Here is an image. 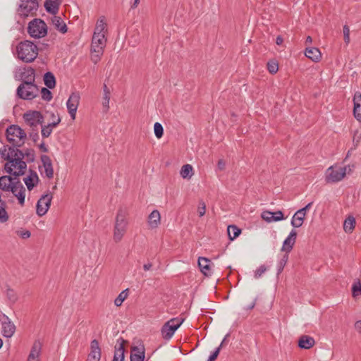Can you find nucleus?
<instances>
[{"mask_svg":"<svg viewBox=\"0 0 361 361\" xmlns=\"http://www.w3.org/2000/svg\"><path fill=\"white\" fill-rule=\"evenodd\" d=\"M17 54L20 59L25 63H30L37 58L38 49L32 42L25 40L17 46Z\"/></svg>","mask_w":361,"mask_h":361,"instance_id":"f257e3e1","label":"nucleus"},{"mask_svg":"<svg viewBox=\"0 0 361 361\" xmlns=\"http://www.w3.org/2000/svg\"><path fill=\"white\" fill-rule=\"evenodd\" d=\"M8 142L13 147H22L26 140L27 135L18 125H11L6 130Z\"/></svg>","mask_w":361,"mask_h":361,"instance_id":"f03ea898","label":"nucleus"},{"mask_svg":"<svg viewBox=\"0 0 361 361\" xmlns=\"http://www.w3.org/2000/svg\"><path fill=\"white\" fill-rule=\"evenodd\" d=\"M126 211L119 209L116 216L114 229V240L116 243L120 242L127 231L128 222L126 219Z\"/></svg>","mask_w":361,"mask_h":361,"instance_id":"7ed1b4c3","label":"nucleus"},{"mask_svg":"<svg viewBox=\"0 0 361 361\" xmlns=\"http://www.w3.org/2000/svg\"><path fill=\"white\" fill-rule=\"evenodd\" d=\"M16 94L22 99L32 100L39 96V89L35 82H23L18 87Z\"/></svg>","mask_w":361,"mask_h":361,"instance_id":"20e7f679","label":"nucleus"},{"mask_svg":"<svg viewBox=\"0 0 361 361\" xmlns=\"http://www.w3.org/2000/svg\"><path fill=\"white\" fill-rule=\"evenodd\" d=\"M27 32L32 37L41 38L47 35V27L42 20L34 19L30 22Z\"/></svg>","mask_w":361,"mask_h":361,"instance_id":"39448f33","label":"nucleus"},{"mask_svg":"<svg viewBox=\"0 0 361 361\" xmlns=\"http://www.w3.org/2000/svg\"><path fill=\"white\" fill-rule=\"evenodd\" d=\"M23 118L32 130L37 128L38 125H42L44 117L42 114L37 111H29L24 114Z\"/></svg>","mask_w":361,"mask_h":361,"instance_id":"423d86ee","label":"nucleus"},{"mask_svg":"<svg viewBox=\"0 0 361 361\" xmlns=\"http://www.w3.org/2000/svg\"><path fill=\"white\" fill-rule=\"evenodd\" d=\"M346 174V167L331 166L327 169L326 180L327 183H336L341 180Z\"/></svg>","mask_w":361,"mask_h":361,"instance_id":"0eeeda50","label":"nucleus"},{"mask_svg":"<svg viewBox=\"0 0 361 361\" xmlns=\"http://www.w3.org/2000/svg\"><path fill=\"white\" fill-rule=\"evenodd\" d=\"M5 159L8 161L4 166L5 170L8 173L17 178L25 173L26 169H20V167L19 166L20 164L15 163L16 161L18 163V161L11 157V156H6Z\"/></svg>","mask_w":361,"mask_h":361,"instance_id":"6e6552de","label":"nucleus"},{"mask_svg":"<svg viewBox=\"0 0 361 361\" xmlns=\"http://www.w3.org/2000/svg\"><path fill=\"white\" fill-rule=\"evenodd\" d=\"M52 200L51 192L42 195L37 203V214L39 216H44L49 209Z\"/></svg>","mask_w":361,"mask_h":361,"instance_id":"1a4fd4ad","label":"nucleus"},{"mask_svg":"<svg viewBox=\"0 0 361 361\" xmlns=\"http://www.w3.org/2000/svg\"><path fill=\"white\" fill-rule=\"evenodd\" d=\"M80 97L78 92H73L67 102L66 106L68 113L73 120L75 119L77 109L80 103Z\"/></svg>","mask_w":361,"mask_h":361,"instance_id":"9d476101","label":"nucleus"},{"mask_svg":"<svg viewBox=\"0 0 361 361\" xmlns=\"http://www.w3.org/2000/svg\"><path fill=\"white\" fill-rule=\"evenodd\" d=\"M9 192H11L12 194L17 197L18 203L20 206L24 205L25 198V188L19 179L15 181V183L13 184L11 190H9Z\"/></svg>","mask_w":361,"mask_h":361,"instance_id":"9b49d317","label":"nucleus"},{"mask_svg":"<svg viewBox=\"0 0 361 361\" xmlns=\"http://www.w3.org/2000/svg\"><path fill=\"white\" fill-rule=\"evenodd\" d=\"M38 6L39 5L37 0H22L20 8L22 15L27 16L29 14H32L34 12L37 11Z\"/></svg>","mask_w":361,"mask_h":361,"instance_id":"f8f14e48","label":"nucleus"},{"mask_svg":"<svg viewBox=\"0 0 361 361\" xmlns=\"http://www.w3.org/2000/svg\"><path fill=\"white\" fill-rule=\"evenodd\" d=\"M18 147H10L8 148V153L6 156H11L13 159H15V160H17L18 161V164H20V169H26L27 164L26 162L23 161L24 159V152L18 149L17 148ZM16 164H18V162H15Z\"/></svg>","mask_w":361,"mask_h":361,"instance_id":"ddd939ff","label":"nucleus"},{"mask_svg":"<svg viewBox=\"0 0 361 361\" xmlns=\"http://www.w3.org/2000/svg\"><path fill=\"white\" fill-rule=\"evenodd\" d=\"M101 359V348L97 340L94 339L90 343V353L88 355V361H99Z\"/></svg>","mask_w":361,"mask_h":361,"instance_id":"4468645a","label":"nucleus"},{"mask_svg":"<svg viewBox=\"0 0 361 361\" xmlns=\"http://www.w3.org/2000/svg\"><path fill=\"white\" fill-rule=\"evenodd\" d=\"M4 319L2 322L3 335L5 337L11 338L16 331V326L7 316L4 315Z\"/></svg>","mask_w":361,"mask_h":361,"instance_id":"2eb2a0df","label":"nucleus"},{"mask_svg":"<svg viewBox=\"0 0 361 361\" xmlns=\"http://www.w3.org/2000/svg\"><path fill=\"white\" fill-rule=\"evenodd\" d=\"M126 343L123 338H120L117 341V344L115 346V351L114 355L113 361H123L125 348L124 345Z\"/></svg>","mask_w":361,"mask_h":361,"instance_id":"dca6fc26","label":"nucleus"},{"mask_svg":"<svg viewBox=\"0 0 361 361\" xmlns=\"http://www.w3.org/2000/svg\"><path fill=\"white\" fill-rule=\"evenodd\" d=\"M106 44L105 35H93L92 39L91 51L101 49L103 51Z\"/></svg>","mask_w":361,"mask_h":361,"instance_id":"f3484780","label":"nucleus"},{"mask_svg":"<svg viewBox=\"0 0 361 361\" xmlns=\"http://www.w3.org/2000/svg\"><path fill=\"white\" fill-rule=\"evenodd\" d=\"M21 83L35 82V71L32 67L25 68L20 74Z\"/></svg>","mask_w":361,"mask_h":361,"instance_id":"a211bd4d","label":"nucleus"},{"mask_svg":"<svg viewBox=\"0 0 361 361\" xmlns=\"http://www.w3.org/2000/svg\"><path fill=\"white\" fill-rule=\"evenodd\" d=\"M296 237L297 232L295 230H292L289 233L288 236L283 241L281 250L285 251L286 252H290L295 243Z\"/></svg>","mask_w":361,"mask_h":361,"instance_id":"6ab92c4d","label":"nucleus"},{"mask_svg":"<svg viewBox=\"0 0 361 361\" xmlns=\"http://www.w3.org/2000/svg\"><path fill=\"white\" fill-rule=\"evenodd\" d=\"M23 180L28 190L31 191L37 185L39 179L35 171L30 170L29 175Z\"/></svg>","mask_w":361,"mask_h":361,"instance_id":"aec40b11","label":"nucleus"},{"mask_svg":"<svg viewBox=\"0 0 361 361\" xmlns=\"http://www.w3.org/2000/svg\"><path fill=\"white\" fill-rule=\"evenodd\" d=\"M18 178L16 177L12 178L10 176H3L0 177V189L3 191L9 192V190H11V187L13 184L15 183V181Z\"/></svg>","mask_w":361,"mask_h":361,"instance_id":"412c9836","label":"nucleus"},{"mask_svg":"<svg viewBox=\"0 0 361 361\" xmlns=\"http://www.w3.org/2000/svg\"><path fill=\"white\" fill-rule=\"evenodd\" d=\"M353 114L355 118L361 121V94L359 92H356L353 97Z\"/></svg>","mask_w":361,"mask_h":361,"instance_id":"4be33fe9","label":"nucleus"},{"mask_svg":"<svg viewBox=\"0 0 361 361\" xmlns=\"http://www.w3.org/2000/svg\"><path fill=\"white\" fill-rule=\"evenodd\" d=\"M41 161L44 168L45 175L48 178H52L54 176V170L50 157L47 155H42Z\"/></svg>","mask_w":361,"mask_h":361,"instance_id":"5701e85b","label":"nucleus"},{"mask_svg":"<svg viewBox=\"0 0 361 361\" xmlns=\"http://www.w3.org/2000/svg\"><path fill=\"white\" fill-rule=\"evenodd\" d=\"M145 348L143 346H133L130 353V361H144Z\"/></svg>","mask_w":361,"mask_h":361,"instance_id":"b1692460","label":"nucleus"},{"mask_svg":"<svg viewBox=\"0 0 361 361\" xmlns=\"http://www.w3.org/2000/svg\"><path fill=\"white\" fill-rule=\"evenodd\" d=\"M314 344V339L310 336H301L298 340V346L302 349H310L312 348Z\"/></svg>","mask_w":361,"mask_h":361,"instance_id":"393cba45","label":"nucleus"},{"mask_svg":"<svg viewBox=\"0 0 361 361\" xmlns=\"http://www.w3.org/2000/svg\"><path fill=\"white\" fill-rule=\"evenodd\" d=\"M210 260L205 257H199L198 259V266L200 269L201 272L204 276H210L211 272V267H210Z\"/></svg>","mask_w":361,"mask_h":361,"instance_id":"a878e982","label":"nucleus"},{"mask_svg":"<svg viewBox=\"0 0 361 361\" xmlns=\"http://www.w3.org/2000/svg\"><path fill=\"white\" fill-rule=\"evenodd\" d=\"M59 6L60 2L57 0H46L44 4L46 11L54 16L59 12Z\"/></svg>","mask_w":361,"mask_h":361,"instance_id":"bb28decb","label":"nucleus"},{"mask_svg":"<svg viewBox=\"0 0 361 361\" xmlns=\"http://www.w3.org/2000/svg\"><path fill=\"white\" fill-rule=\"evenodd\" d=\"M160 213L158 210H153L148 216V224L151 228H156L160 224Z\"/></svg>","mask_w":361,"mask_h":361,"instance_id":"cd10ccee","label":"nucleus"},{"mask_svg":"<svg viewBox=\"0 0 361 361\" xmlns=\"http://www.w3.org/2000/svg\"><path fill=\"white\" fill-rule=\"evenodd\" d=\"M305 54L307 58L314 62L319 61L322 57L319 49L316 47L306 48Z\"/></svg>","mask_w":361,"mask_h":361,"instance_id":"c85d7f7f","label":"nucleus"},{"mask_svg":"<svg viewBox=\"0 0 361 361\" xmlns=\"http://www.w3.org/2000/svg\"><path fill=\"white\" fill-rule=\"evenodd\" d=\"M51 22L55 28L61 33L64 34L67 32L66 24L59 16H54L51 18Z\"/></svg>","mask_w":361,"mask_h":361,"instance_id":"c756f323","label":"nucleus"},{"mask_svg":"<svg viewBox=\"0 0 361 361\" xmlns=\"http://www.w3.org/2000/svg\"><path fill=\"white\" fill-rule=\"evenodd\" d=\"M176 330L177 326H174L172 327L171 326L165 323L161 330L163 338L165 340H169L173 336Z\"/></svg>","mask_w":361,"mask_h":361,"instance_id":"7c9ffc66","label":"nucleus"},{"mask_svg":"<svg viewBox=\"0 0 361 361\" xmlns=\"http://www.w3.org/2000/svg\"><path fill=\"white\" fill-rule=\"evenodd\" d=\"M355 219L353 216H349L345 219L343 223V229L345 233H350L355 226Z\"/></svg>","mask_w":361,"mask_h":361,"instance_id":"2f4dec72","label":"nucleus"},{"mask_svg":"<svg viewBox=\"0 0 361 361\" xmlns=\"http://www.w3.org/2000/svg\"><path fill=\"white\" fill-rule=\"evenodd\" d=\"M106 31V25L104 19L98 20L94 27V32L93 35H105Z\"/></svg>","mask_w":361,"mask_h":361,"instance_id":"473e14b6","label":"nucleus"},{"mask_svg":"<svg viewBox=\"0 0 361 361\" xmlns=\"http://www.w3.org/2000/svg\"><path fill=\"white\" fill-rule=\"evenodd\" d=\"M44 85L49 89H53L56 86V79L54 74L51 72H47L44 75Z\"/></svg>","mask_w":361,"mask_h":361,"instance_id":"72a5a7b5","label":"nucleus"},{"mask_svg":"<svg viewBox=\"0 0 361 361\" xmlns=\"http://www.w3.org/2000/svg\"><path fill=\"white\" fill-rule=\"evenodd\" d=\"M305 214H298V210L295 213L291 221V225L295 228L300 227L305 219Z\"/></svg>","mask_w":361,"mask_h":361,"instance_id":"f704fd0d","label":"nucleus"},{"mask_svg":"<svg viewBox=\"0 0 361 361\" xmlns=\"http://www.w3.org/2000/svg\"><path fill=\"white\" fill-rule=\"evenodd\" d=\"M228 235L231 240H233L241 233V230L235 225H229L227 228Z\"/></svg>","mask_w":361,"mask_h":361,"instance_id":"c9c22d12","label":"nucleus"},{"mask_svg":"<svg viewBox=\"0 0 361 361\" xmlns=\"http://www.w3.org/2000/svg\"><path fill=\"white\" fill-rule=\"evenodd\" d=\"M103 92H104V97H103L102 105H103L104 108L106 109V111H107L109 108V100H110L111 92L106 84H104V85H103Z\"/></svg>","mask_w":361,"mask_h":361,"instance_id":"e433bc0d","label":"nucleus"},{"mask_svg":"<svg viewBox=\"0 0 361 361\" xmlns=\"http://www.w3.org/2000/svg\"><path fill=\"white\" fill-rule=\"evenodd\" d=\"M180 173L183 178H190L192 176V166L190 164L183 165Z\"/></svg>","mask_w":361,"mask_h":361,"instance_id":"4c0bfd02","label":"nucleus"},{"mask_svg":"<svg viewBox=\"0 0 361 361\" xmlns=\"http://www.w3.org/2000/svg\"><path fill=\"white\" fill-rule=\"evenodd\" d=\"M40 351V344L39 343H35L32 350L30 351V353L29 355L28 359L37 361V357L39 356Z\"/></svg>","mask_w":361,"mask_h":361,"instance_id":"58836bf2","label":"nucleus"},{"mask_svg":"<svg viewBox=\"0 0 361 361\" xmlns=\"http://www.w3.org/2000/svg\"><path fill=\"white\" fill-rule=\"evenodd\" d=\"M128 290H123L118 297L114 300V304L116 307H120L123 302L126 300L128 296Z\"/></svg>","mask_w":361,"mask_h":361,"instance_id":"ea45409f","label":"nucleus"},{"mask_svg":"<svg viewBox=\"0 0 361 361\" xmlns=\"http://www.w3.org/2000/svg\"><path fill=\"white\" fill-rule=\"evenodd\" d=\"M352 293L354 298L361 295V283L360 281L353 283L352 286Z\"/></svg>","mask_w":361,"mask_h":361,"instance_id":"a19ab883","label":"nucleus"},{"mask_svg":"<svg viewBox=\"0 0 361 361\" xmlns=\"http://www.w3.org/2000/svg\"><path fill=\"white\" fill-rule=\"evenodd\" d=\"M91 52H92L91 60L94 64H96L101 60V57L103 55L104 51L101 49L100 50L97 49L95 51H91Z\"/></svg>","mask_w":361,"mask_h":361,"instance_id":"79ce46f5","label":"nucleus"},{"mask_svg":"<svg viewBox=\"0 0 361 361\" xmlns=\"http://www.w3.org/2000/svg\"><path fill=\"white\" fill-rule=\"evenodd\" d=\"M39 92L41 93V96H42V98L47 101V102H49L52 99V93L51 92V91L47 88L46 87H42L41 89V90H39Z\"/></svg>","mask_w":361,"mask_h":361,"instance_id":"37998d69","label":"nucleus"},{"mask_svg":"<svg viewBox=\"0 0 361 361\" xmlns=\"http://www.w3.org/2000/svg\"><path fill=\"white\" fill-rule=\"evenodd\" d=\"M267 69L271 74H275L279 70V64L276 61L272 60L267 63Z\"/></svg>","mask_w":361,"mask_h":361,"instance_id":"c03bdc74","label":"nucleus"},{"mask_svg":"<svg viewBox=\"0 0 361 361\" xmlns=\"http://www.w3.org/2000/svg\"><path fill=\"white\" fill-rule=\"evenodd\" d=\"M6 204L5 203L3 205H0V222L4 223L8 220V215L7 212L6 211Z\"/></svg>","mask_w":361,"mask_h":361,"instance_id":"a18cd8bd","label":"nucleus"},{"mask_svg":"<svg viewBox=\"0 0 361 361\" xmlns=\"http://www.w3.org/2000/svg\"><path fill=\"white\" fill-rule=\"evenodd\" d=\"M154 134L157 138H161L164 135V128L161 123L157 122L154 126Z\"/></svg>","mask_w":361,"mask_h":361,"instance_id":"49530a36","label":"nucleus"},{"mask_svg":"<svg viewBox=\"0 0 361 361\" xmlns=\"http://www.w3.org/2000/svg\"><path fill=\"white\" fill-rule=\"evenodd\" d=\"M261 217L263 220H264L265 221H267L268 223L274 221V213L270 211H264L261 214Z\"/></svg>","mask_w":361,"mask_h":361,"instance_id":"de8ad7c7","label":"nucleus"},{"mask_svg":"<svg viewBox=\"0 0 361 361\" xmlns=\"http://www.w3.org/2000/svg\"><path fill=\"white\" fill-rule=\"evenodd\" d=\"M6 296L9 301L11 302L12 303L16 302L18 300V296L16 293L13 289L10 288H8L6 290Z\"/></svg>","mask_w":361,"mask_h":361,"instance_id":"09e8293b","label":"nucleus"},{"mask_svg":"<svg viewBox=\"0 0 361 361\" xmlns=\"http://www.w3.org/2000/svg\"><path fill=\"white\" fill-rule=\"evenodd\" d=\"M24 158L26 159L27 161L32 162L35 160V152L32 149H26L24 151Z\"/></svg>","mask_w":361,"mask_h":361,"instance_id":"8fccbe9b","label":"nucleus"},{"mask_svg":"<svg viewBox=\"0 0 361 361\" xmlns=\"http://www.w3.org/2000/svg\"><path fill=\"white\" fill-rule=\"evenodd\" d=\"M288 254H286L283 255L282 259L280 260V262L279 263V267H278V273H277L278 274H280L282 272V271L283 270V268L288 262Z\"/></svg>","mask_w":361,"mask_h":361,"instance_id":"3c124183","label":"nucleus"},{"mask_svg":"<svg viewBox=\"0 0 361 361\" xmlns=\"http://www.w3.org/2000/svg\"><path fill=\"white\" fill-rule=\"evenodd\" d=\"M184 319L180 318H173L166 322L167 324L171 326L172 327L177 326V329L181 325V324L183 322Z\"/></svg>","mask_w":361,"mask_h":361,"instance_id":"603ef678","label":"nucleus"},{"mask_svg":"<svg viewBox=\"0 0 361 361\" xmlns=\"http://www.w3.org/2000/svg\"><path fill=\"white\" fill-rule=\"evenodd\" d=\"M198 214L200 216H203L206 212V204L204 201L200 200L197 208Z\"/></svg>","mask_w":361,"mask_h":361,"instance_id":"864d4df0","label":"nucleus"},{"mask_svg":"<svg viewBox=\"0 0 361 361\" xmlns=\"http://www.w3.org/2000/svg\"><path fill=\"white\" fill-rule=\"evenodd\" d=\"M344 42L348 44L350 42V28L345 25L343 28Z\"/></svg>","mask_w":361,"mask_h":361,"instance_id":"5fc2aeb1","label":"nucleus"},{"mask_svg":"<svg viewBox=\"0 0 361 361\" xmlns=\"http://www.w3.org/2000/svg\"><path fill=\"white\" fill-rule=\"evenodd\" d=\"M42 126V130H41V133H42V135L43 137H48L51 132H52V129L49 128V126H43V125H41Z\"/></svg>","mask_w":361,"mask_h":361,"instance_id":"6e6d98bb","label":"nucleus"},{"mask_svg":"<svg viewBox=\"0 0 361 361\" xmlns=\"http://www.w3.org/2000/svg\"><path fill=\"white\" fill-rule=\"evenodd\" d=\"M267 270L264 265H261L255 272V277L259 278Z\"/></svg>","mask_w":361,"mask_h":361,"instance_id":"4d7b16f0","label":"nucleus"},{"mask_svg":"<svg viewBox=\"0 0 361 361\" xmlns=\"http://www.w3.org/2000/svg\"><path fill=\"white\" fill-rule=\"evenodd\" d=\"M274 215V221H279L283 220L284 219L283 214L281 211H277L276 212H273Z\"/></svg>","mask_w":361,"mask_h":361,"instance_id":"13d9d810","label":"nucleus"},{"mask_svg":"<svg viewBox=\"0 0 361 361\" xmlns=\"http://www.w3.org/2000/svg\"><path fill=\"white\" fill-rule=\"evenodd\" d=\"M61 122L60 117H55V120L52 121L51 123H48L47 126H49L50 128L53 129V128L56 127Z\"/></svg>","mask_w":361,"mask_h":361,"instance_id":"bf43d9fd","label":"nucleus"},{"mask_svg":"<svg viewBox=\"0 0 361 361\" xmlns=\"http://www.w3.org/2000/svg\"><path fill=\"white\" fill-rule=\"evenodd\" d=\"M30 137L35 142H37V140L39 139L37 128H34V130L30 133Z\"/></svg>","mask_w":361,"mask_h":361,"instance_id":"052dcab7","label":"nucleus"},{"mask_svg":"<svg viewBox=\"0 0 361 361\" xmlns=\"http://www.w3.org/2000/svg\"><path fill=\"white\" fill-rule=\"evenodd\" d=\"M220 352V348H217L214 352L209 356L207 361H215V360L217 358Z\"/></svg>","mask_w":361,"mask_h":361,"instance_id":"680f3d73","label":"nucleus"},{"mask_svg":"<svg viewBox=\"0 0 361 361\" xmlns=\"http://www.w3.org/2000/svg\"><path fill=\"white\" fill-rule=\"evenodd\" d=\"M312 204H313V202H311L308 203L305 207L299 209L298 210V214H305V216L306 215V212L310 209V208L311 207Z\"/></svg>","mask_w":361,"mask_h":361,"instance_id":"e2e57ef3","label":"nucleus"},{"mask_svg":"<svg viewBox=\"0 0 361 361\" xmlns=\"http://www.w3.org/2000/svg\"><path fill=\"white\" fill-rule=\"evenodd\" d=\"M19 236H20L23 239H26L30 237V232L29 231H23L18 232Z\"/></svg>","mask_w":361,"mask_h":361,"instance_id":"0e129e2a","label":"nucleus"},{"mask_svg":"<svg viewBox=\"0 0 361 361\" xmlns=\"http://www.w3.org/2000/svg\"><path fill=\"white\" fill-rule=\"evenodd\" d=\"M217 166L220 171H224L226 167V161L224 159H219L217 164Z\"/></svg>","mask_w":361,"mask_h":361,"instance_id":"69168bd1","label":"nucleus"},{"mask_svg":"<svg viewBox=\"0 0 361 361\" xmlns=\"http://www.w3.org/2000/svg\"><path fill=\"white\" fill-rule=\"evenodd\" d=\"M355 329L358 333L361 334V320L357 321L355 322Z\"/></svg>","mask_w":361,"mask_h":361,"instance_id":"338daca9","label":"nucleus"},{"mask_svg":"<svg viewBox=\"0 0 361 361\" xmlns=\"http://www.w3.org/2000/svg\"><path fill=\"white\" fill-rule=\"evenodd\" d=\"M39 147L44 152H48V148L46 147L44 142H42L39 145Z\"/></svg>","mask_w":361,"mask_h":361,"instance_id":"774afa93","label":"nucleus"}]
</instances>
